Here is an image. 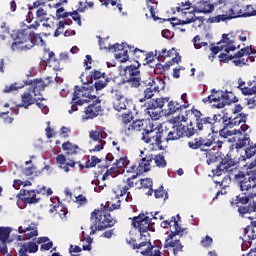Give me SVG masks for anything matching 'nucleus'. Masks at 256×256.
Wrapping results in <instances>:
<instances>
[{
	"label": "nucleus",
	"mask_w": 256,
	"mask_h": 256,
	"mask_svg": "<svg viewBox=\"0 0 256 256\" xmlns=\"http://www.w3.org/2000/svg\"><path fill=\"white\" fill-rule=\"evenodd\" d=\"M163 139V130L159 125L149 124L145 130L144 133H142V141L144 143H148L149 145H161Z\"/></svg>",
	"instance_id": "obj_12"
},
{
	"label": "nucleus",
	"mask_w": 256,
	"mask_h": 256,
	"mask_svg": "<svg viewBox=\"0 0 256 256\" xmlns=\"http://www.w3.org/2000/svg\"><path fill=\"white\" fill-rule=\"evenodd\" d=\"M161 227L164 229H167V227L170 228V233L172 235H180L182 237L183 233H185V229H181V226H179V222L175 219V217H172V220H165L161 223Z\"/></svg>",
	"instance_id": "obj_19"
},
{
	"label": "nucleus",
	"mask_w": 256,
	"mask_h": 256,
	"mask_svg": "<svg viewBox=\"0 0 256 256\" xmlns=\"http://www.w3.org/2000/svg\"><path fill=\"white\" fill-rule=\"evenodd\" d=\"M90 219L92 223L90 225V235H95L96 231H103V229H108V227H113V225H115V220L105 209L94 210L91 213Z\"/></svg>",
	"instance_id": "obj_3"
},
{
	"label": "nucleus",
	"mask_w": 256,
	"mask_h": 256,
	"mask_svg": "<svg viewBox=\"0 0 256 256\" xmlns=\"http://www.w3.org/2000/svg\"><path fill=\"white\" fill-rule=\"evenodd\" d=\"M191 7H193V4H191V2H189V1H185V2L181 3V6L176 7V11L181 14L182 12L189 11V9H191Z\"/></svg>",
	"instance_id": "obj_56"
},
{
	"label": "nucleus",
	"mask_w": 256,
	"mask_h": 256,
	"mask_svg": "<svg viewBox=\"0 0 256 256\" xmlns=\"http://www.w3.org/2000/svg\"><path fill=\"white\" fill-rule=\"evenodd\" d=\"M206 163L207 165H213V163H217L219 161V153H211V151H208L206 153Z\"/></svg>",
	"instance_id": "obj_47"
},
{
	"label": "nucleus",
	"mask_w": 256,
	"mask_h": 256,
	"mask_svg": "<svg viewBox=\"0 0 256 256\" xmlns=\"http://www.w3.org/2000/svg\"><path fill=\"white\" fill-rule=\"evenodd\" d=\"M243 95H256V86H253L252 88H241Z\"/></svg>",
	"instance_id": "obj_64"
},
{
	"label": "nucleus",
	"mask_w": 256,
	"mask_h": 256,
	"mask_svg": "<svg viewBox=\"0 0 256 256\" xmlns=\"http://www.w3.org/2000/svg\"><path fill=\"white\" fill-rule=\"evenodd\" d=\"M244 13L243 14H239L238 17H253L256 15V10L253 8V6L251 5H247L244 9Z\"/></svg>",
	"instance_id": "obj_54"
},
{
	"label": "nucleus",
	"mask_w": 256,
	"mask_h": 256,
	"mask_svg": "<svg viewBox=\"0 0 256 256\" xmlns=\"http://www.w3.org/2000/svg\"><path fill=\"white\" fill-rule=\"evenodd\" d=\"M36 17L39 19L41 22L43 21H49V17L47 16V11L43 8H39L36 12Z\"/></svg>",
	"instance_id": "obj_57"
},
{
	"label": "nucleus",
	"mask_w": 256,
	"mask_h": 256,
	"mask_svg": "<svg viewBox=\"0 0 256 256\" xmlns=\"http://www.w3.org/2000/svg\"><path fill=\"white\" fill-rule=\"evenodd\" d=\"M187 111H185V115H178L170 120V123H173L171 130L168 133V137L166 141H177V139H181V137H185V133L187 131V126L182 123H187Z\"/></svg>",
	"instance_id": "obj_10"
},
{
	"label": "nucleus",
	"mask_w": 256,
	"mask_h": 256,
	"mask_svg": "<svg viewBox=\"0 0 256 256\" xmlns=\"http://www.w3.org/2000/svg\"><path fill=\"white\" fill-rule=\"evenodd\" d=\"M114 165L118 169H123V167L125 169H129V160L127 159V157H122V158L116 160V163Z\"/></svg>",
	"instance_id": "obj_51"
},
{
	"label": "nucleus",
	"mask_w": 256,
	"mask_h": 256,
	"mask_svg": "<svg viewBox=\"0 0 256 256\" xmlns=\"http://www.w3.org/2000/svg\"><path fill=\"white\" fill-rule=\"evenodd\" d=\"M129 105V100L121 94H116L113 101L115 111H125Z\"/></svg>",
	"instance_id": "obj_23"
},
{
	"label": "nucleus",
	"mask_w": 256,
	"mask_h": 256,
	"mask_svg": "<svg viewBox=\"0 0 256 256\" xmlns=\"http://www.w3.org/2000/svg\"><path fill=\"white\" fill-rule=\"evenodd\" d=\"M215 7H217L215 2L214 4H211V2L202 0L195 4L193 9L196 13H203L204 15H207L209 13H213V11H215Z\"/></svg>",
	"instance_id": "obj_21"
},
{
	"label": "nucleus",
	"mask_w": 256,
	"mask_h": 256,
	"mask_svg": "<svg viewBox=\"0 0 256 256\" xmlns=\"http://www.w3.org/2000/svg\"><path fill=\"white\" fill-rule=\"evenodd\" d=\"M89 137L90 139H92V141H94L95 143H98L95 145L93 149L90 150L91 153L95 151H101L103 149V145H105V141H101L99 130H92L89 133Z\"/></svg>",
	"instance_id": "obj_25"
},
{
	"label": "nucleus",
	"mask_w": 256,
	"mask_h": 256,
	"mask_svg": "<svg viewBox=\"0 0 256 256\" xmlns=\"http://www.w3.org/2000/svg\"><path fill=\"white\" fill-rule=\"evenodd\" d=\"M13 229L11 227H0V241L7 242L9 241V236Z\"/></svg>",
	"instance_id": "obj_45"
},
{
	"label": "nucleus",
	"mask_w": 256,
	"mask_h": 256,
	"mask_svg": "<svg viewBox=\"0 0 256 256\" xmlns=\"http://www.w3.org/2000/svg\"><path fill=\"white\" fill-rule=\"evenodd\" d=\"M223 173H228V175L224 177V179L221 181L220 185H221V187H229V184L231 183V179H235V176H232L231 172H229V171H222L218 177H221V175H223Z\"/></svg>",
	"instance_id": "obj_49"
},
{
	"label": "nucleus",
	"mask_w": 256,
	"mask_h": 256,
	"mask_svg": "<svg viewBox=\"0 0 256 256\" xmlns=\"http://www.w3.org/2000/svg\"><path fill=\"white\" fill-rule=\"evenodd\" d=\"M239 133H251V129L249 128V125L243 124L239 128H235L234 130H229L228 128H224L219 131V135L223 139H227V137H232V135H239Z\"/></svg>",
	"instance_id": "obj_20"
},
{
	"label": "nucleus",
	"mask_w": 256,
	"mask_h": 256,
	"mask_svg": "<svg viewBox=\"0 0 256 256\" xmlns=\"http://www.w3.org/2000/svg\"><path fill=\"white\" fill-rule=\"evenodd\" d=\"M235 203V205H239L241 203L242 205H253L256 204V188L250 190L249 192H244L236 196L235 200L232 202V204Z\"/></svg>",
	"instance_id": "obj_16"
},
{
	"label": "nucleus",
	"mask_w": 256,
	"mask_h": 256,
	"mask_svg": "<svg viewBox=\"0 0 256 256\" xmlns=\"http://www.w3.org/2000/svg\"><path fill=\"white\" fill-rule=\"evenodd\" d=\"M121 172L119 171V168H117V166H113L111 167L109 170L106 171V173L103 175L102 177V181H107V179H109V177L115 178L117 177V175H119Z\"/></svg>",
	"instance_id": "obj_43"
},
{
	"label": "nucleus",
	"mask_w": 256,
	"mask_h": 256,
	"mask_svg": "<svg viewBox=\"0 0 256 256\" xmlns=\"http://www.w3.org/2000/svg\"><path fill=\"white\" fill-rule=\"evenodd\" d=\"M18 233H24L26 239H32V237H37V225L31 224L28 227L20 226L18 228Z\"/></svg>",
	"instance_id": "obj_27"
},
{
	"label": "nucleus",
	"mask_w": 256,
	"mask_h": 256,
	"mask_svg": "<svg viewBox=\"0 0 256 256\" xmlns=\"http://www.w3.org/2000/svg\"><path fill=\"white\" fill-rule=\"evenodd\" d=\"M203 103H215L214 107L216 109H223L225 105H230V103H235V94L229 91L222 90H211V95L203 99Z\"/></svg>",
	"instance_id": "obj_7"
},
{
	"label": "nucleus",
	"mask_w": 256,
	"mask_h": 256,
	"mask_svg": "<svg viewBox=\"0 0 256 256\" xmlns=\"http://www.w3.org/2000/svg\"><path fill=\"white\" fill-rule=\"evenodd\" d=\"M215 6L219 7L223 14L212 17V23H225V21H231L239 16V13L235 11L234 0H217Z\"/></svg>",
	"instance_id": "obj_6"
},
{
	"label": "nucleus",
	"mask_w": 256,
	"mask_h": 256,
	"mask_svg": "<svg viewBox=\"0 0 256 256\" xmlns=\"http://www.w3.org/2000/svg\"><path fill=\"white\" fill-rule=\"evenodd\" d=\"M153 95H155V90H153V87L150 86L144 90V98H141L140 102L143 103L145 99H151Z\"/></svg>",
	"instance_id": "obj_58"
},
{
	"label": "nucleus",
	"mask_w": 256,
	"mask_h": 256,
	"mask_svg": "<svg viewBox=\"0 0 256 256\" xmlns=\"http://www.w3.org/2000/svg\"><path fill=\"white\" fill-rule=\"evenodd\" d=\"M39 246L35 242L24 243L19 249L20 256H27L28 253H37Z\"/></svg>",
	"instance_id": "obj_26"
},
{
	"label": "nucleus",
	"mask_w": 256,
	"mask_h": 256,
	"mask_svg": "<svg viewBox=\"0 0 256 256\" xmlns=\"http://www.w3.org/2000/svg\"><path fill=\"white\" fill-rule=\"evenodd\" d=\"M132 121H133V113L128 112L127 114L122 115L123 125H130Z\"/></svg>",
	"instance_id": "obj_62"
},
{
	"label": "nucleus",
	"mask_w": 256,
	"mask_h": 256,
	"mask_svg": "<svg viewBox=\"0 0 256 256\" xmlns=\"http://www.w3.org/2000/svg\"><path fill=\"white\" fill-rule=\"evenodd\" d=\"M165 103H169V98L152 99L145 105L146 110H161L165 106Z\"/></svg>",
	"instance_id": "obj_24"
},
{
	"label": "nucleus",
	"mask_w": 256,
	"mask_h": 256,
	"mask_svg": "<svg viewBox=\"0 0 256 256\" xmlns=\"http://www.w3.org/2000/svg\"><path fill=\"white\" fill-rule=\"evenodd\" d=\"M226 125L230 129H233V127H239V125H247V124H245V120L241 116H237L234 119L229 120V123H227Z\"/></svg>",
	"instance_id": "obj_46"
},
{
	"label": "nucleus",
	"mask_w": 256,
	"mask_h": 256,
	"mask_svg": "<svg viewBox=\"0 0 256 256\" xmlns=\"http://www.w3.org/2000/svg\"><path fill=\"white\" fill-rule=\"evenodd\" d=\"M67 158H65V155H58L56 157V163L59 164L60 169H63L65 173H69V167H75V161H70L66 163Z\"/></svg>",
	"instance_id": "obj_29"
},
{
	"label": "nucleus",
	"mask_w": 256,
	"mask_h": 256,
	"mask_svg": "<svg viewBox=\"0 0 256 256\" xmlns=\"http://www.w3.org/2000/svg\"><path fill=\"white\" fill-rule=\"evenodd\" d=\"M139 67H141V64L137 62L136 64H131L130 66L124 68V70L121 71V75H124L125 77L124 81L137 77L141 73Z\"/></svg>",
	"instance_id": "obj_22"
},
{
	"label": "nucleus",
	"mask_w": 256,
	"mask_h": 256,
	"mask_svg": "<svg viewBox=\"0 0 256 256\" xmlns=\"http://www.w3.org/2000/svg\"><path fill=\"white\" fill-rule=\"evenodd\" d=\"M140 184L142 189H149L146 195H148V197H151V195H153V180L151 178H144L140 180Z\"/></svg>",
	"instance_id": "obj_38"
},
{
	"label": "nucleus",
	"mask_w": 256,
	"mask_h": 256,
	"mask_svg": "<svg viewBox=\"0 0 256 256\" xmlns=\"http://www.w3.org/2000/svg\"><path fill=\"white\" fill-rule=\"evenodd\" d=\"M126 83H129L131 87H143V85H147V80L146 81H141L140 77H134V78H129L125 80Z\"/></svg>",
	"instance_id": "obj_44"
},
{
	"label": "nucleus",
	"mask_w": 256,
	"mask_h": 256,
	"mask_svg": "<svg viewBox=\"0 0 256 256\" xmlns=\"http://www.w3.org/2000/svg\"><path fill=\"white\" fill-rule=\"evenodd\" d=\"M12 40L11 50L15 53L21 51H29L35 47V41L33 40V31L29 28L20 29L11 33Z\"/></svg>",
	"instance_id": "obj_2"
},
{
	"label": "nucleus",
	"mask_w": 256,
	"mask_h": 256,
	"mask_svg": "<svg viewBox=\"0 0 256 256\" xmlns=\"http://www.w3.org/2000/svg\"><path fill=\"white\" fill-rule=\"evenodd\" d=\"M223 171H228L234 180L240 185L241 191L249 193L256 188L255 180H253L251 174H245L237 167V162L229 157L221 159L220 164L216 169L212 170L213 175H221Z\"/></svg>",
	"instance_id": "obj_1"
},
{
	"label": "nucleus",
	"mask_w": 256,
	"mask_h": 256,
	"mask_svg": "<svg viewBox=\"0 0 256 256\" xmlns=\"http://www.w3.org/2000/svg\"><path fill=\"white\" fill-rule=\"evenodd\" d=\"M101 100L98 98L93 103L89 104L85 110L84 115L82 116L83 121H89V119H95L101 113Z\"/></svg>",
	"instance_id": "obj_15"
},
{
	"label": "nucleus",
	"mask_w": 256,
	"mask_h": 256,
	"mask_svg": "<svg viewBox=\"0 0 256 256\" xmlns=\"http://www.w3.org/2000/svg\"><path fill=\"white\" fill-rule=\"evenodd\" d=\"M149 222L150 221L144 222L143 224H140L135 228V229H139V233L141 235L140 241H143V239L147 236L150 237V235H149V227H150Z\"/></svg>",
	"instance_id": "obj_37"
},
{
	"label": "nucleus",
	"mask_w": 256,
	"mask_h": 256,
	"mask_svg": "<svg viewBox=\"0 0 256 256\" xmlns=\"http://www.w3.org/2000/svg\"><path fill=\"white\" fill-rule=\"evenodd\" d=\"M107 83H109V77L103 76L102 79L95 81L94 86H90L93 87V93H95V90L96 92L103 91L107 87Z\"/></svg>",
	"instance_id": "obj_34"
},
{
	"label": "nucleus",
	"mask_w": 256,
	"mask_h": 256,
	"mask_svg": "<svg viewBox=\"0 0 256 256\" xmlns=\"http://www.w3.org/2000/svg\"><path fill=\"white\" fill-rule=\"evenodd\" d=\"M255 153H256V144L253 145V143H251L246 147L245 149L246 159H251L253 155H255Z\"/></svg>",
	"instance_id": "obj_55"
},
{
	"label": "nucleus",
	"mask_w": 256,
	"mask_h": 256,
	"mask_svg": "<svg viewBox=\"0 0 256 256\" xmlns=\"http://www.w3.org/2000/svg\"><path fill=\"white\" fill-rule=\"evenodd\" d=\"M255 211H256V204H249V207L238 206V213H240L242 217H245V215H250L251 213H255Z\"/></svg>",
	"instance_id": "obj_41"
},
{
	"label": "nucleus",
	"mask_w": 256,
	"mask_h": 256,
	"mask_svg": "<svg viewBox=\"0 0 256 256\" xmlns=\"http://www.w3.org/2000/svg\"><path fill=\"white\" fill-rule=\"evenodd\" d=\"M17 89H23V85L14 83V84H11L10 86H6L4 89V93H13V91H17Z\"/></svg>",
	"instance_id": "obj_60"
},
{
	"label": "nucleus",
	"mask_w": 256,
	"mask_h": 256,
	"mask_svg": "<svg viewBox=\"0 0 256 256\" xmlns=\"http://www.w3.org/2000/svg\"><path fill=\"white\" fill-rule=\"evenodd\" d=\"M50 212L58 213L61 219L65 218V215H67V209L63 208L62 206H54L52 209H50Z\"/></svg>",
	"instance_id": "obj_53"
},
{
	"label": "nucleus",
	"mask_w": 256,
	"mask_h": 256,
	"mask_svg": "<svg viewBox=\"0 0 256 256\" xmlns=\"http://www.w3.org/2000/svg\"><path fill=\"white\" fill-rule=\"evenodd\" d=\"M125 44H114L113 46L109 47V51H115V59L119 61L120 63H126V61H129V54L128 51L125 49Z\"/></svg>",
	"instance_id": "obj_18"
},
{
	"label": "nucleus",
	"mask_w": 256,
	"mask_h": 256,
	"mask_svg": "<svg viewBox=\"0 0 256 256\" xmlns=\"http://www.w3.org/2000/svg\"><path fill=\"white\" fill-rule=\"evenodd\" d=\"M215 142V137L209 135L207 138L198 137L194 140L188 142V146L190 149H201L204 147H211L213 143Z\"/></svg>",
	"instance_id": "obj_17"
},
{
	"label": "nucleus",
	"mask_w": 256,
	"mask_h": 256,
	"mask_svg": "<svg viewBox=\"0 0 256 256\" xmlns=\"http://www.w3.org/2000/svg\"><path fill=\"white\" fill-rule=\"evenodd\" d=\"M193 43L195 49H201L202 47H207V42H201V37L199 35L193 38Z\"/></svg>",
	"instance_id": "obj_59"
},
{
	"label": "nucleus",
	"mask_w": 256,
	"mask_h": 256,
	"mask_svg": "<svg viewBox=\"0 0 256 256\" xmlns=\"http://www.w3.org/2000/svg\"><path fill=\"white\" fill-rule=\"evenodd\" d=\"M154 74L155 75H161L167 71V66H163V64H156L154 67Z\"/></svg>",
	"instance_id": "obj_63"
},
{
	"label": "nucleus",
	"mask_w": 256,
	"mask_h": 256,
	"mask_svg": "<svg viewBox=\"0 0 256 256\" xmlns=\"http://www.w3.org/2000/svg\"><path fill=\"white\" fill-rule=\"evenodd\" d=\"M45 186L39 190H21L20 193L17 195L19 201H24L29 205L39 203V198H37V193L45 195Z\"/></svg>",
	"instance_id": "obj_13"
},
{
	"label": "nucleus",
	"mask_w": 256,
	"mask_h": 256,
	"mask_svg": "<svg viewBox=\"0 0 256 256\" xmlns=\"http://www.w3.org/2000/svg\"><path fill=\"white\" fill-rule=\"evenodd\" d=\"M93 86L91 84H86L85 86H75L74 93L72 97L71 109L68 110V113L72 115L74 111H77V105H84V103H89L91 99H95V93H93Z\"/></svg>",
	"instance_id": "obj_4"
},
{
	"label": "nucleus",
	"mask_w": 256,
	"mask_h": 256,
	"mask_svg": "<svg viewBox=\"0 0 256 256\" xmlns=\"http://www.w3.org/2000/svg\"><path fill=\"white\" fill-rule=\"evenodd\" d=\"M189 107V104L180 105L179 103L175 101L168 102V112L167 115H174V113H181L183 109H187Z\"/></svg>",
	"instance_id": "obj_30"
},
{
	"label": "nucleus",
	"mask_w": 256,
	"mask_h": 256,
	"mask_svg": "<svg viewBox=\"0 0 256 256\" xmlns=\"http://www.w3.org/2000/svg\"><path fill=\"white\" fill-rule=\"evenodd\" d=\"M151 120H136L133 121L132 124L134 125V130L137 131H144L145 129H147V127H149V125H151Z\"/></svg>",
	"instance_id": "obj_35"
},
{
	"label": "nucleus",
	"mask_w": 256,
	"mask_h": 256,
	"mask_svg": "<svg viewBox=\"0 0 256 256\" xmlns=\"http://www.w3.org/2000/svg\"><path fill=\"white\" fill-rule=\"evenodd\" d=\"M222 43H225V45L222 46H224V51L226 53H230V51H235L237 49V47L233 45L235 41L231 40V38L227 34L222 35Z\"/></svg>",
	"instance_id": "obj_33"
},
{
	"label": "nucleus",
	"mask_w": 256,
	"mask_h": 256,
	"mask_svg": "<svg viewBox=\"0 0 256 256\" xmlns=\"http://www.w3.org/2000/svg\"><path fill=\"white\" fill-rule=\"evenodd\" d=\"M180 15L183 18L182 23H184V25L197 21V17H195V13L193 11L182 12Z\"/></svg>",
	"instance_id": "obj_36"
},
{
	"label": "nucleus",
	"mask_w": 256,
	"mask_h": 256,
	"mask_svg": "<svg viewBox=\"0 0 256 256\" xmlns=\"http://www.w3.org/2000/svg\"><path fill=\"white\" fill-rule=\"evenodd\" d=\"M30 85V92H25L21 99L23 104L17 105V107H24L25 109H29L30 105H33L35 101L41 100L40 97L36 98L37 96L41 95V91L45 89V84L41 80H34L31 81Z\"/></svg>",
	"instance_id": "obj_9"
},
{
	"label": "nucleus",
	"mask_w": 256,
	"mask_h": 256,
	"mask_svg": "<svg viewBox=\"0 0 256 256\" xmlns=\"http://www.w3.org/2000/svg\"><path fill=\"white\" fill-rule=\"evenodd\" d=\"M147 221H151V218L149 216H145V214H140L132 219V225L133 227H139V225H143V223H146Z\"/></svg>",
	"instance_id": "obj_42"
},
{
	"label": "nucleus",
	"mask_w": 256,
	"mask_h": 256,
	"mask_svg": "<svg viewBox=\"0 0 256 256\" xmlns=\"http://www.w3.org/2000/svg\"><path fill=\"white\" fill-rule=\"evenodd\" d=\"M129 245H132L133 249H137L138 253L144 256H161L159 246H153L151 244V236L144 237L143 240L137 244L134 239L129 241Z\"/></svg>",
	"instance_id": "obj_11"
},
{
	"label": "nucleus",
	"mask_w": 256,
	"mask_h": 256,
	"mask_svg": "<svg viewBox=\"0 0 256 256\" xmlns=\"http://www.w3.org/2000/svg\"><path fill=\"white\" fill-rule=\"evenodd\" d=\"M249 133L251 132H239L238 135H244L243 138H239L235 144L236 149H243V147H247L251 144V139L249 138Z\"/></svg>",
	"instance_id": "obj_32"
},
{
	"label": "nucleus",
	"mask_w": 256,
	"mask_h": 256,
	"mask_svg": "<svg viewBox=\"0 0 256 256\" xmlns=\"http://www.w3.org/2000/svg\"><path fill=\"white\" fill-rule=\"evenodd\" d=\"M122 133L126 135L127 137H131V135H135V126L133 125V122L130 124L123 125Z\"/></svg>",
	"instance_id": "obj_48"
},
{
	"label": "nucleus",
	"mask_w": 256,
	"mask_h": 256,
	"mask_svg": "<svg viewBox=\"0 0 256 256\" xmlns=\"http://www.w3.org/2000/svg\"><path fill=\"white\" fill-rule=\"evenodd\" d=\"M147 85L153 88L154 93H159V91H163V89H165V80L161 78H156L152 80L151 78H149L147 80Z\"/></svg>",
	"instance_id": "obj_28"
},
{
	"label": "nucleus",
	"mask_w": 256,
	"mask_h": 256,
	"mask_svg": "<svg viewBox=\"0 0 256 256\" xmlns=\"http://www.w3.org/2000/svg\"><path fill=\"white\" fill-rule=\"evenodd\" d=\"M62 148L66 151L67 155H77V151H79V146L72 144L71 142L64 143Z\"/></svg>",
	"instance_id": "obj_39"
},
{
	"label": "nucleus",
	"mask_w": 256,
	"mask_h": 256,
	"mask_svg": "<svg viewBox=\"0 0 256 256\" xmlns=\"http://www.w3.org/2000/svg\"><path fill=\"white\" fill-rule=\"evenodd\" d=\"M48 57L47 65L52 67L54 71H59L61 68L59 67V60L55 59V52H48Z\"/></svg>",
	"instance_id": "obj_40"
},
{
	"label": "nucleus",
	"mask_w": 256,
	"mask_h": 256,
	"mask_svg": "<svg viewBox=\"0 0 256 256\" xmlns=\"http://www.w3.org/2000/svg\"><path fill=\"white\" fill-rule=\"evenodd\" d=\"M154 195L156 199H163V197H165L164 199L168 198L167 193L163 190V186H160L159 189L155 190Z\"/></svg>",
	"instance_id": "obj_61"
},
{
	"label": "nucleus",
	"mask_w": 256,
	"mask_h": 256,
	"mask_svg": "<svg viewBox=\"0 0 256 256\" xmlns=\"http://www.w3.org/2000/svg\"><path fill=\"white\" fill-rule=\"evenodd\" d=\"M173 237H175V235L170 234L168 238L165 240L164 250H163L164 256H169V250L171 249L175 256L179 255V253L183 251V244H181V241L177 239H173Z\"/></svg>",
	"instance_id": "obj_14"
},
{
	"label": "nucleus",
	"mask_w": 256,
	"mask_h": 256,
	"mask_svg": "<svg viewBox=\"0 0 256 256\" xmlns=\"http://www.w3.org/2000/svg\"><path fill=\"white\" fill-rule=\"evenodd\" d=\"M196 128L198 131H203L204 133H217L218 131L215 129V123H221L223 118L221 114H215L213 117H202L201 112L196 111Z\"/></svg>",
	"instance_id": "obj_8"
},
{
	"label": "nucleus",
	"mask_w": 256,
	"mask_h": 256,
	"mask_svg": "<svg viewBox=\"0 0 256 256\" xmlns=\"http://www.w3.org/2000/svg\"><path fill=\"white\" fill-rule=\"evenodd\" d=\"M134 179H137V174L127 178L126 186H124L121 190H119V192L117 190H113L114 193L116 194V197H123V195H125L127 191L134 186V182H133Z\"/></svg>",
	"instance_id": "obj_31"
},
{
	"label": "nucleus",
	"mask_w": 256,
	"mask_h": 256,
	"mask_svg": "<svg viewBox=\"0 0 256 256\" xmlns=\"http://www.w3.org/2000/svg\"><path fill=\"white\" fill-rule=\"evenodd\" d=\"M145 115H148L152 121H158L161 118V110H144Z\"/></svg>",
	"instance_id": "obj_50"
},
{
	"label": "nucleus",
	"mask_w": 256,
	"mask_h": 256,
	"mask_svg": "<svg viewBox=\"0 0 256 256\" xmlns=\"http://www.w3.org/2000/svg\"><path fill=\"white\" fill-rule=\"evenodd\" d=\"M244 237H246L248 241H253V239H255L256 235L253 227L248 226L244 229Z\"/></svg>",
	"instance_id": "obj_52"
},
{
	"label": "nucleus",
	"mask_w": 256,
	"mask_h": 256,
	"mask_svg": "<svg viewBox=\"0 0 256 256\" xmlns=\"http://www.w3.org/2000/svg\"><path fill=\"white\" fill-rule=\"evenodd\" d=\"M155 162L156 167L165 168L167 167V161H165V156L158 154L155 157L153 154L145 155L139 162V165H132L130 169L127 170V173H133V171H137V173H147L151 169V163Z\"/></svg>",
	"instance_id": "obj_5"
}]
</instances>
